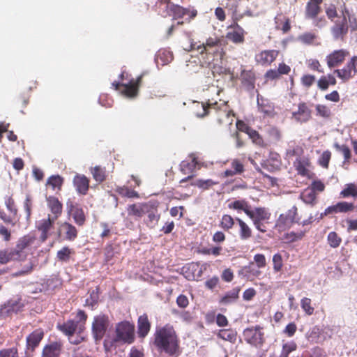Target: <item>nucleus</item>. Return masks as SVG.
Returning <instances> with one entry per match:
<instances>
[{
    "label": "nucleus",
    "instance_id": "f704fd0d",
    "mask_svg": "<svg viewBox=\"0 0 357 357\" xmlns=\"http://www.w3.org/2000/svg\"><path fill=\"white\" fill-rule=\"evenodd\" d=\"M300 198L306 204H309L312 206H314L317 202L316 192L309 187L303 190L300 195Z\"/></svg>",
    "mask_w": 357,
    "mask_h": 357
},
{
    "label": "nucleus",
    "instance_id": "603ef678",
    "mask_svg": "<svg viewBox=\"0 0 357 357\" xmlns=\"http://www.w3.org/2000/svg\"><path fill=\"white\" fill-rule=\"evenodd\" d=\"M317 115L324 119H330L332 112L328 106L323 104H317L315 107Z\"/></svg>",
    "mask_w": 357,
    "mask_h": 357
},
{
    "label": "nucleus",
    "instance_id": "7c9ffc66",
    "mask_svg": "<svg viewBox=\"0 0 357 357\" xmlns=\"http://www.w3.org/2000/svg\"><path fill=\"white\" fill-rule=\"evenodd\" d=\"M228 208L238 212L243 211L247 215H248L252 209L251 206L245 199L234 200L228 204Z\"/></svg>",
    "mask_w": 357,
    "mask_h": 357
},
{
    "label": "nucleus",
    "instance_id": "e433bc0d",
    "mask_svg": "<svg viewBox=\"0 0 357 357\" xmlns=\"http://www.w3.org/2000/svg\"><path fill=\"white\" fill-rule=\"evenodd\" d=\"M22 306L14 301H9L0 310L1 315H10L13 313H17L21 310Z\"/></svg>",
    "mask_w": 357,
    "mask_h": 357
},
{
    "label": "nucleus",
    "instance_id": "58836bf2",
    "mask_svg": "<svg viewBox=\"0 0 357 357\" xmlns=\"http://www.w3.org/2000/svg\"><path fill=\"white\" fill-rule=\"evenodd\" d=\"M91 172L94 180L98 183L105 181L108 176V172L106 171L105 167L100 165L91 168Z\"/></svg>",
    "mask_w": 357,
    "mask_h": 357
},
{
    "label": "nucleus",
    "instance_id": "6e6552de",
    "mask_svg": "<svg viewBox=\"0 0 357 357\" xmlns=\"http://www.w3.org/2000/svg\"><path fill=\"white\" fill-rule=\"evenodd\" d=\"M109 320L107 315L99 314L95 316L92 323L91 331L92 335L96 341H100L105 335Z\"/></svg>",
    "mask_w": 357,
    "mask_h": 357
},
{
    "label": "nucleus",
    "instance_id": "69168bd1",
    "mask_svg": "<svg viewBox=\"0 0 357 357\" xmlns=\"http://www.w3.org/2000/svg\"><path fill=\"white\" fill-rule=\"evenodd\" d=\"M267 132L269 138L273 142H278L282 138L280 130L275 127L269 128Z\"/></svg>",
    "mask_w": 357,
    "mask_h": 357
},
{
    "label": "nucleus",
    "instance_id": "a18cd8bd",
    "mask_svg": "<svg viewBox=\"0 0 357 357\" xmlns=\"http://www.w3.org/2000/svg\"><path fill=\"white\" fill-rule=\"evenodd\" d=\"M333 147L336 151L342 153L344 156V163H349L351 158V152L349 146L346 144H339L337 142L334 143Z\"/></svg>",
    "mask_w": 357,
    "mask_h": 357
},
{
    "label": "nucleus",
    "instance_id": "9b49d317",
    "mask_svg": "<svg viewBox=\"0 0 357 357\" xmlns=\"http://www.w3.org/2000/svg\"><path fill=\"white\" fill-rule=\"evenodd\" d=\"M56 219L48 214L47 218H43L36 222V227L40 232V240L42 242L46 240L52 234Z\"/></svg>",
    "mask_w": 357,
    "mask_h": 357
},
{
    "label": "nucleus",
    "instance_id": "13d9d810",
    "mask_svg": "<svg viewBox=\"0 0 357 357\" xmlns=\"http://www.w3.org/2000/svg\"><path fill=\"white\" fill-rule=\"evenodd\" d=\"M301 307L305 314L310 316L314 314V308L312 306L310 298L304 297L301 300Z\"/></svg>",
    "mask_w": 357,
    "mask_h": 357
},
{
    "label": "nucleus",
    "instance_id": "de8ad7c7",
    "mask_svg": "<svg viewBox=\"0 0 357 357\" xmlns=\"http://www.w3.org/2000/svg\"><path fill=\"white\" fill-rule=\"evenodd\" d=\"M306 232V229L296 232L291 231L284 234V239L287 243H293L301 240L305 236Z\"/></svg>",
    "mask_w": 357,
    "mask_h": 357
},
{
    "label": "nucleus",
    "instance_id": "6e6d98bb",
    "mask_svg": "<svg viewBox=\"0 0 357 357\" xmlns=\"http://www.w3.org/2000/svg\"><path fill=\"white\" fill-rule=\"evenodd\" d=\"M248 135L252 139V142L256 145L260 147L266 146L267 144L265 143L263 137L257 130L252 129V130H250V133H248Z\"/></svg>",
    "mask_w": 357,
    "mask_h": 357
},
{
    "label": "nucleus",
    "instance_id": "1a4fd4ad",
    "mask_svg": "<svg viewBox=\"0 0 357 357\" xmlns=\"http://www.w3.org/2000/svg\"><path fill=\"white\" fill-rule=\"evenodd\" d=\"M56 235L62 241H74L78 236V230L73 224L64 221L58 223Z\"/></svg>",
    "mask_w": 357,
    "mask_h": 357
},
{
    "label": "nucleus",
    "instance_id": "0eeeda50",
    "mask_svg": "<svg viewBox=\"0 0 357 357\" xmlns=\"http://www.w3.org/2000/svg\"><path fill=\"white\" fill-rule=\"evenodd\" d=\"M334 74L343 82H347L357 75V55L352 56L342 68L335 69Z\"/></svg>",
    "mask_w": 357,
    "mask_h": 357
},
{
    "label": "nucleus",
    "instance_id": "5701e85b",
    "mask_svg": "<svg viewBox=\"0 0 357 357\" xmlns=\"http://www.w3.org/2000/svg\"><path fill=\"white\" fill-rule=\"evenodd\" d=\"M89 179L84 174H76L73 180V185L79 195H86L89 189Z\"/></svg>",
    "mask_w": 357,
    "mask_h": 357
},
{
    "label": "nucleus",
    "instance_id": "f03ea898",
    "mask_svg": "<svg viewBox=\"0 0 357 357\" xmlns=\"http://www.w3.org/2000/svg\"><path fill=\"white\" fill-rule=\"evenodd\" d=\"M195 112L196 116L199 118L212 115L214 126L220 128L224 126L231 124L232 117L234 116L233 110L230 108L227 102L221 101L214 102L197 103Z\"/></svg>",
    "mask_w": 357,
    "mask_h": 357
},
{
    "label": "nucleus",
    "instance_id": "338daca9",
    "mask_svg": "<svg viewBox=\"0 0 357 357\" xmlns=\"http://www.w3.org/2000/svg\"><path fill=\"white\" fill-rule=\"evenodd\" d=\"M315 80L316 77L314 75L310 74H305L301 77V83L303 86L306 88H310L314 84Z\"/></svg>",
    "mask_w": 357,
    "mask_h": 357
},
{
    "label": "nucleus",
    "instance_id": "c9c22d12",
    "mask_svg": "<svg viewBox=\"0 0 357 357\" xmlns=\"http://www.w3.org/2000/svg\"><path fill=\"white\" fill-rule=\"evenodd\" d=\"M222 59H215L216 63L214 61L209 66L211 68L212 73L213 75H229L230 74L229 68H227L223 65Z\"/></svg>",
    "mask_w": 357,
    "mask_h": 357
},
{
    "label": "nucleus",
    "instance_id": "20e7f679",
    "mask_svg": "<svg viewBox=\"0 0 357 357\" xmlns=\"http://www.w3.org/2000/svg\"><path fill=\"white\" fill-rule=\"evenodd\" d=\"M76 319H68L63 324H59L57 329L68 336L70 339L74 334H81L84 332L86 327V323L88 318L86 313L82 310H79L76 314Z\"/></svg>",
    "mask_w": 357,
    "mask_h": 357
},
{
    "label": "nucleus",
    "instance_id": "6ab92c4d",
    "mask_svg": "<svg viewBox=\"0 0 357 357\" xmlns=\"http://www.w3.org/2000/svg\"><path fill=\"white\" fill-rule=\"evenodd\" d=\"M292 119L301 123H306L312 119V110L306 102L298 103V109L292 112Z\"/></svg>",
    "mask_w": 357,
    "mask_h": 357
},
{
    "label": "nucleus",
    "instance_id": "5fc2aeb1",
    "mask_svg": "<svg viewBox=\"0 0 357 357\" xmlns=\"http://www.w3.org/2000/svg\"><path fill=\"white\" fill-rule=\"evenodd\" d=\"M219 183L218 181H214L212 179H199L197 180L195 182L192 183V185H195L198 187L199 188H201L204 190H208L210 188H211L213 185H218Z\"/></svg>",
    "mask_w": 357,
    "mask_h": 357
},
{
    "label": "nucleus",
    "instance_id": "e2e57ef3",
    "mask_svg": "<svg viewBox=\"0 0 357 357\" xmlns=\"http://www.w3.org/2000/svg\"><path fill=\"white\" fill-rule=\"evenodd\" d=\"M296 349L297 345L293 341L284 344L282 346V350L280 357H289V354L295 351Z\"/></svg>",
    "mask_w": 357,
    "mask_h": 357
},
{
    "label": "nucleus",
    "instance_id": "a211bd4d",
    "mask_svg": "<svg viewBox=\"0 0 357 357\" xmlns=\"http://www.w3.org/2000/svg\"><path fill=\"white\" fill-rule=\"evenodd\" d=\"M35 241L33 235L27 234L19 238L15 248L12 249L18 260L25 257L24 250L31 245Z\"/></svg>",
    "mask_w": 357,
    "mask_h": 357
},
{
    "label": "nucleus",
    "instance_id": "79ce46f5",
    "mask_svg": "<svg viewBox=\"0 0 357 357\" xmlns=\"http://www.w3.org/2000/svg\"><path fill=\"white\" fill-rule=\"evenodd\" d=\"M115 192L123 197L139 198V195L137 191L130 189L128 187L125 185L117 186L115 189Z\"/></svg>",
    "mask_w": 357,
    "mask_h": 357
},
{
    "label": "nucleus",
    "instance_id": "4c0bfd02",
    "mask_svg": "<svg viewBox=\"0 0 357 357\" xmlns=\"http://www.w3.org/2000/svg\"><path fill=\"white\" fill-rule=\"evenodd\" d=\"M340 195L342 198L352 197L357 198V183H349L344 185V188L340 192Z\"/></svg>",
    "mask_w": 357,
    "mask_h": 357
},
{
    "label": "nucleus",
    "instance_id": "9d476101",
    "mask_svg": "<svg viewBox=\"0 0 357 357\" xmlns=\"http://www.w3.org/2000/svg\"><path fill=\"white\" fill-rule=\"evenodd\" d=\"M298 215V208L294 206L285 213L280 214L275 223V228L279 231H283L290 228L294 222H298L296 216Z\"/></svg>",
    "mask_w": 357,
    "mask_h": 357
},
{
    "label": "nucleus",
    "instance_id": "412c9836",
    "mask_svg": "<svg viewBox=\"0 0 357 357\" xmlns=\"http://www.w3.org/2000/svg\"><path fill=\"white\" fill-rule=\"evenodd\" d=\"M47 206L51 212V217L58 220L63 213V204L59 199L54 196L46 197Z\"/></svg>",
    "mask_w": 357,
    "mask_h": 357
},
{
    "label": "nucleus",
    "instance_id": "bb28decb",
    "mask_svg": "<svg viewBox=\"0 0 357 357\" xmlns=\"http://www.w3.org/2000/svg\"><path fill=\"white\" fill-rule=\"evenodd\" d=\"M252 222H258L261 221H268L271 218V213L264 207H257L251 209L248 215Z\"/></svg>",
    "mask_w": 357,
    "mask_h": 357
},
{
    "label": "nucleus",
    "instance_id": "37998d69",
    "mask_svg": "<svg viewBox=\"0 0 357 357\" xmlns=\"http://www.w3.org/2000/svg\"><path fill=\"white\" fill-rule=\"evenodd\" d=\"M169 13H162L163 17L172 16L174 19L181 18L185 15V9L178 5L172 4L170 7Z\"/></svg>",
    "mask_w": 357,
    "mask_h": 357
},
{
    "label": "nucleus",
    "instance_id": "f8f14e48",
    "mask_svg": "<svg viewBox=\"0 0 357 357\" xmlns=\"http://www.w3.org/2000/svg\"><path fill=\"white\" fill-rule=\"evenodd\" d=\"M260 326L248 328L243 331L245 340L255 347H261L265 342L264 333Z\"/></svg>",
    "mask_w": 357,
    "mask_h": 357
},
{
    "label": "nucleus",
    "instance_id": "3c124183",
    "mask_svg": "<svg viewBox=\"0 0 357 357\" xmlns=\"http://www.w3.org/2000/svg\"><path fill=\"white\" fill-rule=\"evenodd\" d=\"M74 253V251L69 248L68 246L63 247L56 253V257L59 261L67 262L70 260L71 255Z\"/></svg>",
    "mask_w": 357,
    "mask_h": 357
},
{
    "label": "nucleus",
    "instance_id": "bf43d9fd",
    "mask_svg": "<svg viewBox=\"0 0 357 357\" xmlns=\"http://www.w3.org/2000/svg\"><path fill=\"white\" fill-rule=\"evenodd\" d=\"M18 343L15 347L0 350V357H19Z\"/></svg>",
    "mask_w": 357,
    "mask_h": 357
},
{
    "label": "nucleus",
    "instance_id": "4be33fe9",
    "mask_svg": "<svg viewBox=\"0 0 357 357\" xmlns=\"http://www.w3.org/2000/svg\"><path fill=\"white\" fill-rule=\"evenodd\" d=\"M63 348L62 342H52L43 347L42 357H60Z\"/></svg>",
    "mask_w": 357,
    "mask_h": 357
},
{
    "label": "nucleus",
    "instance_id": "dca6fc26",
    "mask_svg": "<svg viewBox=\"0 0 357 357\" xmlns=\"http://www.w3.org/2000/svg\"><path fill=\"white\" fill-rule=\"evenodd\" d=\"M279 54V50H265L257 53L255 59L257 63L263 66H268L276 60Z\"/></svg>",
    "mask_w": 357,
    "mask_h": 357
},
{
    "label": "nucleus",
    "instance_id": "473e14b6",
    "mask_svg": "<svg viewBox=\"0 0 357 357\" xmlns=\"http://www.w3.org/2000/svg\"><path fill=\"white\" fill-rule=\"evenodd\" d=\"M245 31L243 28L229 31L226 33V38L235 44H241L245 41Z\"/></svg>",
    "mask_w": 357,
    "mask_h": 357
},
{
    "label": "nucleus",
    "instance_id": "09e8293b",
    "mask_svg": "<svg viewBox=\"0 0 357 357\" xmlns=\"http://www.w3.org/2000/svg\"><path fill=\"white\" fill-rule=\"evenodd\" d=\"M18 260L13 250H0V264H6L11 261Z\"/></svg>",
    "mask_w": 357,
    "mask_h": 357
},
{
    "label": "nucleus",
    "instance_id": "c03bdc74",
    "mask_svg": "<svg viewBox=\"0 0 357 357\" xmlns=\"http://www.w3.org/2000/svg\"><path fill=\"white\" fill-rule=\"evenodd\" d=\"M236 332L231 329H222L218 333V337L230 342H234L236 340Z\"/></svg>",
    "mask_w": 357,
    "mask_h": 357
},
{
    "label": "nucleus",
    "instance_id": "aec40b11",
    "mask_svg": "<svg viewBox=\"0 0 357 357\" xmlns=\"http://www.w3.org/2000/svg\"><path fill=\"white\" fill-rule=\"evenodd\" d=\"M126 211L129 217L139 220L149 212V205L146 203L132 204L127 206Z\"/></svg>",
    "mask_w": 357,
    "mask_h": 357
},
{
    "label": "nucleus",
    "instance_id": "0e129e2a",
    "mask_svg": "<svg viewBox=\"0 0 357 357\" xmlns=\"http://www.w3.org/2000/svg\"><path fill=\"white\" fill-rule=\"evenodd\" d=\"M172 5L169 0H159L156 3L159 14L162 16V13H169Z\"/></svg>",
    "mask_w": 357,
    "mask_h": 357
},
{
    "label": "nucleus",
    "instance_id": "2eb2a0df",
    "mask_svg": "<svg viewBox=\"0 0 357 357\" xmlns=\"http://www.w3.org/2000/svg\"><path fill=\"white\" fill-rule=\"evenodd\" d=\"M68 214L71 215L74 222L78 226H83L86 222V215L83 208L78 204H74L70 200L66 203Z\"/></svg>",
    "mask_w": 357,
    "mask_h": 357
},
{
    "label": "nucleus",
    "instance_id": "c756f323",
    "mask_svg": "<svg viewBox=\"0 0 357 357\" xmlns=\"http://www.w3.org/2000/svg\"><path fill=\"white\" fill-rule=\"evenodd\" d=\"M231 169H226L222 173V176L227 178L240 174L244 172V166L238 159H234L231 162Z\"/></svg>",
    "mask_w": 357,
    "mask_h": 357
},
{
    "label": "nucleus",
    "instance_id": "ddd939ff",
    "mask_svg": "<svg viewBox=\"0 0 357 357\" xmlns=\"http://www.w3.org/2000/svg\"><path fill=\"white\" fill-rule=\"evenodd\" d=\"M349 56V52L346 49L332 51L326 56V62L329 68H334L342 65Z\"/></svg>",
    "mask_w": 357,
    "mask_h": 357
},
{
    "label": "nucleus",
    "instance_id": "393cba45",
    "mask_svg": "<svg viewBox=\"0 0 357 357\" xmlns=\"http://www.w3.org/2000/svg\"><path fill=\"white\" fill-rule=\"evenodd\" d=\"M151 322L149 321L146 314L139 316L137 319L138 337L144 339L149 334L151 330Z\"/></svg>",
    "mask_w": 357,
    "mask_h": 357
},
{
    "label": "nucleus",
    "instance_id": "864d4df0",
    "mask_svg": "<svg viewBox=\"0 0 357 357\" xmlns=\"http://www.w3.org/2000/svg\"><path fill=\"white\" fill-rule=\"evenodd\" d=\"M240 289H234L232 291L227 292L221 300L220 303L224 304H229L236 301L238 298V294Z\"/></svg>",
    "mask_w": 357,
    "mask_h": 357
},
{
    "label": "nucleus",
    "instance_id": "72a5a7b5",
    "mask_svg": "<svg viewBox=\"0 0 357 357\" xmlns=\"http://www.w3.org/2000/svg\"><path fill=\"white\" fill-rule=\"evenodd\" d=\"M257 106L260 112L266 115H271L274 111V106L267 99L262 96H257Z\"/></svg>",
    "mask_w": 357,
    "mask_h": 357
},
{
    "label": "nucleus",
    "instance_id": "a878e982",
    "mask_svg": "<svg viewBox=\"0 0 357 357\" xmlns=\"http://www.w3.org/2000/svg\"><path fill=\"white\" fill-rule=\"evenodd\" d=\"M241 79L243 86L248 91H252L255 87V73L252 70H243L241 73Z\"/></svg>",
    "mask_w": 357,
    "mask_h": 357
},
{
    "label": "nucleus",
    "instance_id": "680f3d73",
    "mask_svg": "<svg viewBox=\"0 0 357 357\" xmlns=\"http://www.w3.org/2000/svg\"><path fill=\"white\" fill-rule=\"evenodd\" d=\"M157 210L155 211H150L149 210V212H146L148 213V220H147V225L151 228L154 227L158 222L160 215L157 213Z\"/></svg>",
    "mask_w": 357,
    "mask_h": 357
},
{
    "label": "nucleus",
    "instance_id": "49530a36",
    "mask_svg": "<svg viewBox=\"0 0 357 357\" xmlns=\"http://www.w3.org/2000/svg\"><path fill=\"white\" fill-rule=\"evenodd\" d=\"M341 236L335 231H331L327 236V242L332 248H338L342 243Z\"/></svg>",
    "mask_w": 357,
    "mask_h": 357
},
{
    "label": "nucleus",
    "instance_id": "4468645a",
    "mask_svg": "<svg viewBox=\"0 0 357 357\" xmlns=\"http://www.w3.org/2000/svg\"><path fill=\"white\" fill-rule=\"evenodd\" d=\"M355 208V206L351 202H340L335 205L327 207L324 213H321L318 220H321L324 216L330 214L338 213H348L353 211Z\"/></svg>",
    "mask_w": 357,
    "mask_h": 357
},
{
    "label": "nucleus",
    "instance_id": "b1692460",
    "mask_svg": "<svg viewBox=\"0 0 357 357\" xmlns=\"http://www.w3.org/2000/svg\"><path fill=\"white\" fill-rule=\"evenodd\" d=\"M44 336L42 329H37L30 333L26 339V350L33 351Z\"/></svg>",
    "mask_w": 357,
    "mask_h": 357
},
{
    "label": "nucleus",
    "instance_id": "8fccbe9b",
    "mask_svg": "<svg viewBox=\"0 0 357 357\" xmlns=\"http://www.w3.org/2000/svg\"><path fill=\"white\" fill-rule=\"evenodd\" d=\"M173 54L165 49L160 50L157 54V60L161 61L162 65L169 63L173 60Z\"/></svg>",
    "mask_w": 357,
    "mask_h": 357
},
{
    "label": "nucleus",
    "instance_id": "774afa93",
    "mask_svg": "<svg viewBox=\"0 0 357 357\" xmlns=\"http://www.w3.org/2000/svg\"><path fill=\"white\" fill-rule=\"evenodd\" d=\"M307 67L313 70V71H317L318 73H323L324 69L321 67V63L317 59H310L307 60Z\"/></svg>",
    "mask_w": 357,
    "mask_h": 357
},
{
    "label": "nucleus",
    "instance_id": "f3484780",
    "mask_svg": "<svg viewBox=\"0 0 357 357\" xmlns=\"http://www.w3.org/2000/svg\"><path fill=\"white\" fill-rule=\"evenodd\" d=\"M146 73H142L136 79H131L128 84H123L121 93L130 98H135L139 91V87Z\"/></svg>",
    "mask_w": 357,
    "mask_h": 357
},
{
    "label": "nucleus",
    "instance_id": "f257e3e1",
    "mask_svg": "<svg viewBox=\"0 0 357 357\" xmlns=\"http://www.w3.org/2000/svg\"><path fill=\"white\" fill-rule=\"evenodd\" d=\"M153 343L160 354L170 357H178L181 354L179 336L174 327L169 324L155 328Z\"/></svg>",
    "mask_w": 357,
    "mask_h": 357
},
{
    "label": "nucleus",
    "instance_id": "2f4dec72",
    "mask_svg": "<svg viewBox=\"0 0 357 357\" xmlns=\"http://www.w3.org/2000/svg\"><path fill=\"white\" fill-rule=\"evenodd\" d=\"M235 220L239 226V237L241 240H248L252 236V229L249 225L239 218H236Z\"/></svg>",
    "mask_w": 357,
    "mask_h": 357
},
{
    "label": "nucleus",
    "instance_id": "ea45409f",
    "mask_svg": "<svg viewBox=\"0 0 357 357\" xmlns=\"http://www.w3.org/2000/svg\"><path fill=\"white\" fill-rule=\"evenodd\" d=\"M197 165L196 158L193 157L190 160H183L180 165V171L183 174H192Z\"/></svg>",
    "mask_w": 357,
    "mask_h": 357
},
{
    "label": "nucleus",
    "instance_id": "c85d7f7f",
    "mask_svg": "<svg viewBox=\"0 0 357 357\" xmlns=\"http://www.w3.org/2000/svg\"><path fill=\"white\" fill-rule=\"evenodd\" d=\"M275 29L281 30L284 33L289 32L291 29L290 20L289 17L279 13L275 17Z\"/></svg>",
    "mask_w": 357,
    "mask_h": 357
},
{
    "label": "nucleus",
    "instance_id": "39448f33",
    "mask_svg": "<svg viewBox=\"0 0 357 357\" xmlns=\"http://www.w3.org/2000/svg\"><path fill=\"white\" fill-rule=\"evenodd\" d=\"M347 15H348V10L344 4L341 17L334 21L333 25L331 28V34L335 40L343 41L349 32Z\"/></svg>",
    "mask_w": 357,
    "mask_h": 357
},
{
    "label": "nucleus",
    "instance_id": "052dcab7",
    "mask_svg": "<svg viewBox=\"0 0 357 357\" xmlns=\"http://www.w3.org/2000/svg\"><path fill=\"white\" fill-rule=\"evenodd\" d=\"M317 38V35L312 32H305L300 35L298 38V40L305 45H311Z\"/></svg>",
    "mask_w": 357,
    "mask_h": 357
},
{
    "label": "nucleus",
    "instance_id": "cd10ccee",
    "mask_svg": "<svg viewBox=\"0 0 357 357\" xmlns=\"http://www.w3.org/2000/svg\"><path fill=\"white\" fill-rule=\"evenodd\" d=\"M323 0H309L305 6V17L315 18L321 11V4Z\"/></svg>",
    "mask_w": 357,
    "mask_h": 357
},
{
    "label": "nucleus",
    "instance_id": "a19ab883",
    "mask_svg": "<svg viewBox=\"0 0 357 357\" xmlns=\"http://www.w3.org/2000/svg\"><path fill=\"white\" fill-rule=\"evenodd\" d=\"M63 183V178L59 175H53L48 178L46 185L53 190L60 191Z\"/></svg>",
    "mask_w": 357,
    "mask_h": 357
},
{
    "label": "nucleus",
    "instance_id": "423d86ee",
    "mask_svg": "<svg viewBox=\"0 0 357 357\" xmlns=\"http://www.w3.org/2000/svg\"><path fill=\"white\" fill-rule=\"evenodd\" d=\"M115 342L132 344L135 341V326L128 321L118 323L115 328Z\"/></svg>",
    "mask_w": 357,
    "mask_h": 357
},
{
    "label": "nucleus",
    "instance_id": "7ed1b4c3",
    "mask_svg": "<svg viewBox=\"0 0 357 357\" xmlns=\"http://www.w3.org/2000/svg\"><path fill=\"white\" fill-rule=\"evenodd\" d=\"M225 43L222 38L209 37L204 43L196 45L191 44V50H196L204 63L210 66L215 59H222L225 55Z\"/></svg>",
    "mask_w": 357,
    "mask_h": 357
},
{
    "label": "nucleus",
    "instance_id": "4d7b16f0",
    "mask_svg": "<svg viewBox=\"0 0 357 357\" xmlns=\"http://www.w3.org/2000/svg\"><path fill=\"white\" fill-rule=\"evenodd\" d=\"M234 219L230 215L225 214L222 217L220 226L225 231H229L234 225Z\"/></svg>",
    "mask_w": 357,
    "mask_h": 357
}]
</instances>
